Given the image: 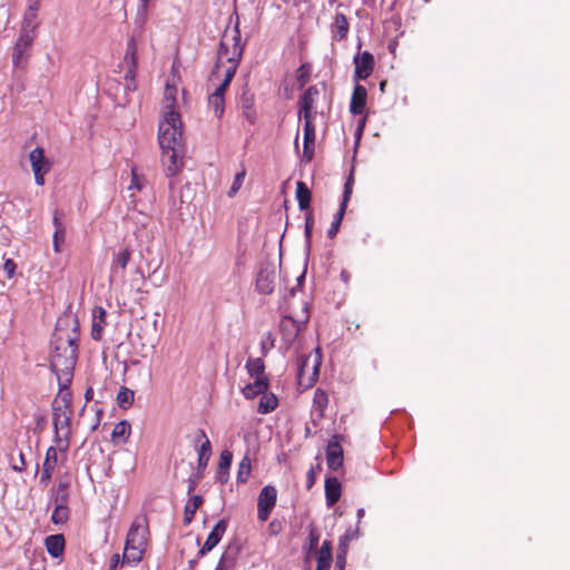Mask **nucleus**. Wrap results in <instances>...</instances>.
Listing matches in <instances>:
<instances>
[{
  "instance_id": "obj_34",
  "label": "nucleus",
  "mask_w": 570,
  "mask_h": 570,
  "mask_svg": "<svg viewBox=\"0 0 570 570\" xmlns=\"http://www.w3.org/2000/svg\"><path fill=\"white\" fill-rule=\"evenodd\" d=\"M296 199L298 202V207L301 210H306L309 208L312 200V193L307 185L304 181L296 183Z\"/></svg>"
},
{
  "instance_id": "obj_22",
  "label": "nucleus",
  "mask_w": 570,
  "mask_h": 570,
  "mask_svg": "<svg viewBox=\"0 0 570 570\" xmlns=\"http://www.w3.org/2000/svg\"><path fill=\"white\" fill-rule=\"evenodd\" d=\"M367 100L366 88L362 85L356 83L352 94L350 111L353 115L363 114Z\"/></svg>"
},
{
  "instance_id": "obj_27",
  "label": "nucleus",
  "mask_w": 570,
  "mask_h": 570,
  "mask_svg": "<svg viewBox=\"0 0 570 570\" xmlns=\"http://www.w3.org/2000/svg\"><path fill=\"white\" fill-rule=\"evenodd\" d=\"M342 485L337 478L332 476L325 480V499L328 507H333L341 498Z\"/></svg>"
},
{
  "instance_id": "obj_15",
  "label": "nucleus",
  "mask_w": 570,
  "mask_h": 570,
  "mask_svg": "<svg viewBox=\"0 0 570 570\" xmlns=\"http://www.w3.org/2000/svg\"><path fill=\"white\" fill-rule=\"evenodd\" d=\"M58 451H61L60 448L49 446L46 451L45 461L42 463L41 473H40V484L47 487L52 478L55 469L58 464Z\"/></svg>"
},
{
  "instance_id": "obj_48",
  "label": "nucleus",
  "mask_w": 570,
  "mask_h": 570,
  "mask_svg": "<svg viewBox=\"0 0 570 570\" xmlns=\"http://www.w3.org/2000/svg\"><path fill=\"white\" fill-rule=\"evenodd\" d=\"M318 541H320L318 531L315 528H311V530L308 532V537H307L308 552H311L312 550H315V551L318 550L317 549Z\"/></svg>"
},
{
  "instance_id": "obj_53",
  "label": "nucleus",
  "mask_w": 570,
  "mask_h": 570,
  "mask_svg": "<svg viewBox=\"0 0 570 570\" xmlns=\"http://www.w3.org/2000/svg\"><path fill=\"white\" fill-rule=\"evenodd\" d=\"M11 468L16 472H22L26 470V461L24 455L21 451H19V460L18 462H12Z\"/></svg>"
},
{
  "instance_id": "obj_64",
  "label": "nucleus",
  "mask_w": 570,
  "mask_h": 570,
  "mask_svg": "<svg viewBox=\"0 0 570 570\" xmlns=\"http://www.w3.org/2000/svg\"><path fill=\"white\" fill-rule=\"evenodd\" d=\"M364 514H365L364 509H363V508H360V509L357 510V512H356L357 521H358V522H360V521H361V519L364 517Z\"/></svg>"
},
{
  "instance_id": "obj_18",
  "label": "nucleus",
  "mask_w": 570,
  "mask_h": 570,
  "mask_svg": "<svg viewBox=\"0 0 570 570\" xmlns=\"http://www.w3.org/2000/svg\"><path fill=\"white\" fill-rule=\"evenodd\" d=\"M151 0H139L137 12L134 19L132 35L144 38L145 28L149 19V6Z\"/></svg>"
},
{
  "instance_id": "obj_44",
  "label": "nucleus",
  "mask_w": 570,
  "mask_h": 570,
  "mask_svg": "<svg viewBox=\"0 0 570 570\" xmlns=\"http://www.w3.org/2000/svg\"><path fill=\"white\" fill-rule=\"evenodd\" d=\"M232 461H233V453L228 450L222 451L220 456H219V462H218V476H217V480L220 483L226 482V478L225 479L222 478V471H228V469L230 468Z\"/></svg>"
},
{
  "instance_id": "obj_39",
  "label": "nucleus",
  "mask_w": 570,
  "mask_h": 570,
  "mask_svg": "<svg viewBox=\"0 0 570 570\" xmlns=\"http://www.w3.org/2000/svg\"><path fill=\"white\" fill-rule=\"evenodd\" d=\"M131 426L129 422L122 420L118 422L111 433V439L114 442H122L126 443L130 436Z\"/></svg>"
},
{
  "instance_id": "obj_32",
  "label": "nucleus",
  "mask_w": 570,
  "mask_h": 570,
  "mask_svg": "<svg viewBox=\"0 0 570 570\" xmlns=\"http://www.w3.org/2000/svg\"><path fill=\"white\" fill-rule=\"evenodd\" d=\"M131 254L132 252L128 246L120 248L117 253H114L110 267L111 274L117 273L118 268L124 272L131 259Z\"/></svg>"
},
{
  "instance_id": "obj_50",
  "label": "nucleus",
  "mask_w": 570,
  "mask_h": 570,
  "mask_svg": "<svg viewBox=\"0 0 570 570\" xmlns=\"http://www.w3.org/2000/svg\"><path fill=\"white\" fill-rule=\"evenodd\" d=\"M353 177L350 176V178L346 180L344 185V193H343V199L341 204H345V207L347 206V203L350 200L351 194H352V187H353Z\"/></svg>"
},
{
  "instance_id": "obj_17",
  "label": "nucleus",
  "mask_w": 570,
  "mask_h": 570,
  "mask_svg": "<svg viewBox=\"0 0 570 570\" xmlns=\"http://www.w3.org/2000/svg\"><path fill=\"white\" fill-rule=\"evenodd\" d=\"M327 466L337 470L343 464V449L340 443V435H334L326 448Z\"/></svg>"
},
{
  "instance_id": "obj_6",
  "label": "nucleus",
  "mask_w": 570,
  "mask_h": 570,
  "mask_svg": "<svg viewBox=\"0 0 570 570\" xmlns=\"http://www.w3.org/2000/svg\"><path fill=\"white\" fill-rule=\"evenodd\" d=\"M277 501V490L273 485H265L257 499V519L262 522L268 520Z\"/></svg>"
},
{
  "instance_id": "obj_19",
  "label": "nucleus",
  "mask_w": 570,
  "mask_h": 570,
  "mask_svg": "<svg viewBox=\"0 0 570 570\" xmlns=\"http://www.w3.org/2000/svg\"><path fill=\"white\" fill-rule=\"evenodd\" d=\"M227 525L228 522L225 519H222L216 523L212 532L208 534L203 548L200 549V554L209 552L218 544L227 530Z\"/></svg>"
},
{
  "instance_id": "obj_16",
  "label": "nucleus",
  "mask_w": 570,
  "mask_h": 570,
  "mask_svg": "<svg viewBox=\"0 0 570 570\" xmlns=\"http://www.w3.org/2000/svg\"><path fill=\"white\" fill-rule=\"evenodd\" d=\"M303 134V158L306 163H309L315 151L316 129L314 119H304Z\"/></svg>"
},
{
  "instance_id": "obj_21",
  "label": "nucleus",
  "mask_w": 570,
  "mask_h": 570,
  "mask_svg": "<svg viewBox=\"0 0 570 570\" xmlns=\"http://www.w3.org/2000/svg\"><path fill=\"white\" fill-rule=\"evenodd\" d=\"M196 440L203 441L198 449V469L204 470L212 454V444L203 429L197 430Z\"/></svg>"
},
{
  "instance_id": "obj_47",
  "label": "nucleus",
  "mask_w": 570,
  "mask_h": 570,
  "mask_svg": "<svg viewBox=\"0 0 570 570\" xmlns=\"http://www.w3.org/2000/svg\"><path fill=\"white\" fill-rule=\"evenodd\" d=\"M245 177H246V169L245 168H243L239 173H237L235 175L234 181H233V184L230 186V189L228 190V196L229 197H233V196H235L238 193V190L240 189V187H242V185L244 183Z\"/></svg>"
},
{
  "instance_id": "obj_43",
  "label": "nucleus",
  "mask_w": 570,
  "mask_h": 570,
  "mask_svg": "<svg viewBox=\"0 0 570 570\" xmlns=\"http://www.w3.org/2000/svg\"><path fill=\"white\" fill-rule=\"evenodd\" d=\"M278 400L274 394H263L259 404L258 412L262 414L269 413L276 409Z\"/></svg>"
},
{
  "instance_id": "obj_23",
  "label": "nucleus",
  "mask_w": 570,
  "mask_h": 570,
  "mask_svg": "<svg viewBox=\"0 0 570 570\" xmlns=\"http://www.w3.org/2000/svg\"><path fill=\"white\" fill-rule=\"evenodd\" d=\"M254 94L250 92L249 89H243L239 96V107L242 109L243 116L250 122L254 124L256 120V111L254 109Z\"/></svg>"
},
{
  "instance_id": "obj_12",
  "label": "nucleus",
  "mask_w": 570,
  "mask_h": 570,
  "mask_svg": "<svg viewBox=\"0 0 570 570\" xmlns=\"http://www.w3.org/2000/svg\"><path fill=\"white\" fill-rule=\"evenodd\" d=\"M308 315L303 318L296 320L289 315L284 316L279 323V331L282 340L285 344L291 345L297 337L302 330L303 324L307 321Z\"/></svg>"
},
{
  "instance_id": "obj_40",
  "label": "nucleus",
  "mask_w": 570,
  "mask_h": 570,
  "mask_svg": "<svg viewBox=\"0 0 570 570\" xmlns=\"http://www.w3.org/2000/svg\"><path fill=\"white\" fill-rule=\"evenodd\" d=\"M134 397H135L134 391H131L130 389H128L126 386H121L117 393V397H116L117 404L119 405V407L126 410L132 405Z\"/></svg>"
},
{
  "instance_id": "obj_45",
  "label": "nucleus",
  "mask_w": 570,
  "mask_h": 570,
  "mask_svg": "<svg viewBox=\"0 0 570 570\" xmlns=\"http://www.w3.org/2000/svg\"><path fill=\"white\" fill-rule=\"evenodd\" d=\"M345 209H346L345 204H341L337 213L334 215L333 222L327 230V236L330 238H334L337 235V233L340 230L341 223H342L344 214H345Z\"/></svg>"
},
{
  "instance_id": "obj_8",
  "label": "nucleus",
  "mask_w": 570,
  "mask_h": 570,
  "mask_svg": "<svg viewBox=\"0 0 570 570\" xmlns=\"http://www.w3.org/2000/svg\"><path fill=\"white\" fill-rule=\"evenodd\" d=\"M161 164L166 176L177 175L183 167V147L161 148Z\"/></svg>"
},
{
  "instance_id": "obj_9",
  "label": "nucleus",
  "mask_w": 570,
  "mask_h": 570,
  "mask_svg": "<svg viewBox=\"0 0 570 570\" xmlns=\"http://www.w3.org/2000/svg\"><path fill=\"white\" fill-rule=\"evenodd\" d=\"M144 38H139L136 35H131L125 53V62L127 65V71L125 73V81L134 80L137 77L138 69V42Z\"/></svg>"
},
{
  "instance_id": "obj_5",
  "label": "nucleus",
  "mask_w": 570,
  "mask_h": 570,
  "mask_svg": "<svg viewBox=\"0 0 570 570\" xmlns=\"http://www.w3.org/2000/svg\"><path fill=\"white\" fill-rule=\"evenodd\" d=\"M158 141L160 148L183 147V122L180 114L163 116L158 126Z\"/></svg>"
},
{
  "instance_id": "obj_24",
  "label": "nucleus",
  "mask_w": 570,
  "mask_h": 570,
  "mask_svg": "<svg viewBox=\"0 0 570 570\" xmlns=\"http://www.w3.org/2000/svg\"><path fill=\"white\" fill-rule=\"evenodd\" d=\"M177 94L178 89L174 85L166 83L165 90H164V99H163V116L169 117L170 114H179L176 110L177 106Z\"/></svg>"
},
{
  "instance_id": "obj_30",
  "label": "nucleus",
  "mask_w": 570,
  "mask_h": 570,
  "mask_svg": "<svg viewBox=\"0 0 570 570\" xmlns=\"http://www.w3.org/2000/svg\"><path fill=\"white\" fill-rule=\"evenodd\" d=\"M256 288L261 294H271L274 291V273L267 268L261 269L256 278Z\"/></svg>"
},
{
  "instance_id": "obj_20",
  "label": "nucleus",
  "mask_w": 570,
  "mask_h": 570,
  "mask_svg": "<svg viewBox=\"0 0 570 570\" xmlns=\"http://www.w3.org/2000/svg\"><path fill=\"white\" fill-rule=\"evenodd\" d=\"M49 499L53 505H69L70 487L68 481H60L49 490Z\"/></svg>"
},
{
  "instance_id": "obj_41",
  "label": "nucleus",
  "mask_w": 570,
  "mask_h": 570,
  "mask_svg": "<svg viewBox=\"0 0 570 570\" xmlns=\"http://www.w3.org/2000/svg\"><path fill=\"white\" fill-rule=\"evenodd\" d=\"M328 405V395L322 389H316L313 397V406L316 411L320 412V415L323 416L324 412Z\"/></svg>"
},
{
  "instance_id": "obj_14",
  "label": "nucleus",
  "mask_w": 570,
  "mask_h": 570,
  "mask_svg": "<svg viewBox=\"0 0 570 570\" xmlns=\"http://www.w3.org/2000/svg\"><path fill=\"white\" fill-rule=\"evenodd\" d=\"M30 163L35 174V180L39 186L45 184V175L49 171L50 165L45 159V150L41 147L35 148L30 153Z\"/></svg>"
},
{
  "instance_id": "obj_63",
  "label": "nucleus",
  "mask_w": 570,
  "mask_h": 570,
  "mask_svg": "<svg viewBox=\"0 0 570 570\" xmlns=\"http://www.w3.org/2000/svg\"><path fill=\"white\" fill-rule=\"evenodd\" d=\"M94 397V390L92 387H88L85 393L86 401H90Z\"/></svg>"
},
{
  "instance_id": "obj_51",
  "label": "nucleus",
  "mask_w": 570,
  "mask_h": 570,
  "mask_svg": "<svg viewBox=\"0 0 570 570\" xmlns=\"http://www.w3.org/2000/svg\"><path fill=\"white\" fill-rule=\"evenodd\" d=\"M297 81L299 82L301 87L305 86L309 79L308 75V68H306L304 65L301 66L297 70Z\"/></svg>"
},
{
  "instance_id": "obj_58",
  "label": "nucleus",
  "mask_w": 570,
  "mask_h": 570,
  "mask_svg": "<svg viewBox=\"0 0 570 570\" xmlns=\"http://www.w3.org/2000/svg\"><path fill=\"white\" fill-rule=\"evenodd\" d=\"M228 567L229 564H227V558L223 556L216 567V570H226Z\"/></svg>"
},
{
  "instance_id": "obj_11",
  "label": "nucleus",
  "mask_w": 570,
  "mask_h": 570,
  "mask_svg": "<svg viewBox=\"0 0 570 570\" xmlns=\"http://www.w3.org/2000/svg\"><path fill=\"white\" fill-rule=\"evenodd\" d=\"M35 39L36 36L19 32V37L14 43L12 52V63L16 68L24 67L27 63L29 57L28 51Z\"/></svg>"
},
{
  "instance_id": "obj_62",
  "label": "nucleus",
  "mask_w": 570,
  "mask_h": 570,
  "mask_svg": "<svg viewBox=\"0 0 570 570\" xmlns=\"http://www.w3.org/2000/svg\"><path fill=\"white\" fill-rule=\"evenodd\" d=\"M118 563H119V556L118 554L112 556L110 568L116 569Z\"/></svg>"
},
{
  "instance_id": "obj_7",
  "label": "nucleus",
  "mask_w": 570,
  "mask_h": 570,
  "mask_svg": "<svg viewBox=\"0 0 570 570\" xmlns=\"http://www.w3.org/2000/svg\"><path fill=\"white\" fill-rule=\"evenodd\" d=\"M234 77L230 73H224V79L215 88L208 97V107L213 110L214 115L219 119L225 110V92L228 89Z\"/></svg>"
},
{
  "instance_id": "obj_4",
  "label": "nucleus",
  "mask_w": 570,
  "mask_h": 570,
  "mask_svg": "<svg viewBox=\"0 0 570 570\" xmlns=\"http://www.w3.org/2000/svg\"><path fill=\"white\" fill-rule=\"evenodd\" d=\"M148 518L146 514H139L134 519L127 533L122 561L128 563L139 562L148 544Z\"/></svg>"
},
{
  "instance_id": "obj_49",
  "label": "nucleus",
  "mask_w": 570,
  "mask_h": 570,
  "mask_svg": "<svg viewBox=\"0 0 570 570\" xmlns=\"http://www.w3.org/2000/svg\"><path fill=\"white\" fill-rule=\"evenodd\" d=\"M144 187L142 178L136 173V169H131V183L128 186L129 189H136L140 191Z\"/></svg>"
},
{
  "instance_id": "obj_55",
  "label": "nucleus",
  "mask_w": 570,
  "mask_h": 570,
  "mask_svg": "<svg viewBox=\"0 0 570 570\" xmlns=\"http://www.w3.org/2000/svg\"><path fill=\"white\" fill-rule=\"evenodd\" d=\"M320 365H321L320 361L315 360V364L313 365L312 374L308 377V383H307L308 385H313L316 382L317 376H318Z\"/></svg>"
},
{
  "instance_id": "obj_56",
  "label": "nucleus",
  "mask_w": 570,
  "mask_h": 570,
  "mask_svg": "<svg viewBox=\"0 0 570 570\" xmlns=\"http://www.w3.org/2000/svg\"><path fill=\"white\" fill-rule=\"evenodd\" d=\"M307 362H308V357L301 360L299 370H298V379L301 382L303 381V379L306 374Z\"/></svg>"
},
{
  "instance_id": "obj_54",
  "label": "nucleus",
  "mask_w": 570,
  "mask_h": 570,
  "mask_svg": "<svg viewBox=\"0 0 570 570\" xmlns=\"http://www.w3.org/2000/svg\"><path fill=\"white\" fill-rule=\"evenodd\" d=\"M312 228H313V217H312V213H307L306 215V222H305V237L307 239L311 238V235H312Z\"/></svg>"
},
{
  "instance_id": "obj_1",
  "label": "nucleus",
  "mask_w": 570,
  "mask_h": 570,
  "mask_svg": "<svg viewBox=\"0 0 570 570\" xmlns=\"http://www.w3.org/2000/svg\"><path fill=\"white\" fill-rule=\"evenodd\" d=\"M78 338L77 317L72 315L60 317L53 332L50 355V366L60 386H68L71 382L77 363Z\"/></svg>"
},
{
  "instance_id": "obj_57",
  "label": "nucleus",
  "mask_w": 570,
  "mask_h": 570,
  "mask_svg": "<svg viewBox=\"0 0 570 570\" xmlns=\"http://www.w3.org/2000/svg\"><path fill=\"white\" fill-rule=\"evenodd\" d=\"M315 482V472H314V469L311 468L308 471H307V488H312V485L314 484Z\"/></svg>"
},
{
  "instance_id": "obj_13",
  "label": "nucleus",
  "mask_w": 570,
  "mask_h": 570,
  "mask_svg": "<svg viewBox=\"0 0 570 570\" xmlns=\"http://www.w3.org/2000/svg\"><path fill=\"white\" fill-rule=\"evenodd\" d=\"M354 81L365 80L374 70V56L368 51L358 53L354 57Z\"/></svg>"
},
{
  "instance_id": "obj_38",
  "label": "nucleus",
  "mask_w": 570,
  "mask_h": 570,
  "mask_svg": "<svg viewBox=\"0 0 570 570\" xmlns=\"http://www.w3.org/2000/svg\"><path fill=\"white\" fill-rule=\"evenodd\" d=\"M38 26V13H35L33 11H27L23 16L20 32L37 37Z\"/></svg>"
},
{
  "instance_id": "obj_33",
  "label": "nucleus",
  "mask_w": 570,
  "mask_h": 570,
  "mask_svg": "<svg viewBox=\"0 0 570 570\" xmlns=\"http://www.w3.org/2000/svg\"><path fill=\"white\" fill-rule=\"evenodd\" d=\"M268 385V379H255L253 383L245 385L242 392L246 399H254L259 394H264Z\"/></svg>"
},
{
  "instance_id": "obj_26",
  "label": "nucleus",
  "mask_w": 570,
  "mask_h": 570,
  "mask_svg": "<svg viewBox=\"0 0 570 570\" xmlns=\"http://www.w3.org/2000/svg\"><path fill=\"white\" fill-rule=\"evenodd\" d=\"M55 232H53V250L56 253L61 252V247L65 244L66 227L62 223V213L56 212L52 219Z\"/></svg>"
},
{
  "instance_id": "obj_31",
  "label": "nucleus",
  "mask_w": 570,
  "mask_h": 570,
  "mask_svg": "<svg viewBox=\"0 0 570 570\" xmlns=\"http://www.w3.org/2000/svg\"><path fill=\"white\" fill-rule=\"evenodd\" d=\"M45 546L48 551V553L53 557L58 558L62 556L65 551V537L62 534H51L46 538Z\"/></svg>"
},
{
  "instance_id": "obj_59",
  "label": "nucleus",
  "mask_w": 570,
  "mask_h": 570,
  "mask_svg": "<svg viewBox=\"0 0 570 570\" xmlns=\"http://www.w3.org/2000/svg\"><path fill=\"white\" fill-rule=\"evenodd\" d=\"M125 87L129 91H135L137 89V81H136V79L125 81Z\"/></svg>"
},
{
  "instance_id": "obj_3",
  "label": "nucleus",
  "mask_w": 570,
  "mask_h": 570,
  "mask_svg": "<svg viewBox=\"0 0 570 570\" xmlns=\"http://www.w3.org/2000/svg\"><path fill=\"white\" fill-rule=\"evenodd\" d=\"M243 50L244 47L242 45L238 26H236L230 31L226 30L219 43L218 59L215 66V70L213 71V76L219 72L220 68L224 66V62H227L224 73H230V77H234L240 62Z\"/></svg>"
},
{
  "instance_id": "obj_28",
  "label": "nucleus",
  "mask_w": 570,
  "mask_h": 570,
  "mask_svg": "<svg viewBox=\"0 0 570 570\" xmlns=\"http://www.w3.org/2000/svg\"><path fill=\"white\" fill-rule=\"evenodd\" d=\"M106 326V311L97 306L92 312V326H91V336L95 341H100L102 338L104 328Z\"/></svg>"
},
{
  "instance_id": "obj_37",
  "label": "nucleus",
  "mask_w": 570,
  "mask_h": 570,
  "mask_svg": "<svg viewBox=\"0 0 570 570\" xmlns=\"http://www.w3.org/2000/svg\"><path fill=\"white\" fill-rule=\"evenodd\" d=\"M204 500L200 495H193L185 504L184 508V524H189L195 514L196 511L199 509V507L203 504Z\"/></svg>"
},
{
  "instance_id": "obj_60",
  "label": "nucleus",
  "mask_w": 570,
  "mask_h": 570,
  "mask_svg": "<svg viewBox=\"0 0 570 570\" xmlns=\"http://www.w3.org/2000/svg\"><path fill=\"white\" fill-rule=\"evenodd\" d=\"M341 279L347 284L350 282L351 275L347 271L343 269L340 274Z\"/></svg>"
},
{
  "instance_id": "obj_2",
  "label": "nucleus",
  "mask_w": 570,
  "mask_h": 570,
  "mask_svg": "<svg viewBox=\"0 0 570 570\" xmlns=\"http://www.w3.org/2000/svg\"><path fill=\"white\" fill-rule=\"evenodd\" d=\"M72 395L68 386H61L52 403V421L55 442L60 450L67 451L71 434V417L73 414Z\"/></svg>"
},
{
  "instance_id": "obj_10",
  "label": "nucleus",
  "mask_w": 570,
  "mask_h": 570,
  "mask_svg": "<svg viewBox=\"0 0 570 570\" xmlns=\"http://www.w3.org/2000/svg\"><path fill=\"white\" fill-rule=\"evenodd\" d=\"M320 97V89L316 86L308 87L298 99V117L303 119L315 118V104Z\"/></svg>"
},
{
  "instance_id": "obj_52",
  "label": "nucleus",
  "mask_w": 570,
  "mask_h": 570,
  "mask_svg": "<svg viewBox=\"0 0 570 570\" xmlns=\"http://www.w3.org/2000/svg\"><path fill=\"white\" fill-rule=\"evenodd\" d=\"M16 267L17 265L13 259H6L3 264V272L7 274L8 278H12L14 276Z\"/></svg>"
},
{
  "instance_id": "obj_42",
  "label": "nucleus",
  "mask_w": 570,
  "mask_h": 570,
  "mask_svg": "<svg viewBox=\"0 0 570 570\" xmlns=\"http://www.w3.org/2000/svg\"><path fill=\"white\" fill-rule=\"evenodd\" d=\"M70 517L69 505H53L51 522L53 524H65Z\"/></svg>"
},
{
  "instance_id": "obj_35",
  "label": "nucleus",
  "mask_w": 570,
  "mask_h": 570,
  "mask_svg": "<svg viewBox=\"0 0 570 570\" xmlns=\"http://www.w3.org/2000/svg\"><path fill=\"white\" fill-rule=\"evenodd\" d=\"M360 530L358 527L348 528L345 533L340 538L338 541V559L344 560V556L347 553L348 544L351 541L358 538Z\"/></svg>"
},
{
  "instance_id": "obj_46",
  "label": "nucleus",
  "mask_w": 570,
  "mask_h": 570,
  "mask_svg": "<svg viewBox=\"0 0 570 570\" xmlns=\"http://www.w3.org/2000/svg\"><path fill=\"white\" fill-rule=\"evenodd\" d=\"M250 472V459L248 455H245L238 465L237 482L245 483L248 480Z\"/></svg>"
},
{
  "instance_id": "obj_25",
  "label": "nucleus",
  "mask_w": 570,
  "mask_h": 570,
  "mask_svg": "<svg viewBox=\"0 0 570 570\" xmlns=\"http://www.w3.org/2000/svg\"><path fill=\"white\" fill-rule=\"evenodd\" d=\"M350 30L347 18L344 13L337 12L334 17V21L331 24L332 37L335 41L344 40Z\"/></svg>"
},
{
  "instance_id": "obj_29",
  "label": "nucleus",
  "mask_w": 570,
  "mask_h": 570,
  "mask_svg": "<svg viewBox=\"0 0 570 570\" xmlns=\"http://www.w3.org/2000/svg\"><path fill=\"white\" fill-rule=\"evenodd\" d=\"M316 570H330L332 562V542L324 540L321 548L315 551Z\"/></svg>"
},
{
  "instance_id": "obj_36",
  "label": "nucleus",
  "mask_w": 570,
  "mask_h": 570,
  "mask_svg": "<svg viewBox=\"0 0 570 570\" xmlns=\"http://www.w3.org/2000/svg\"><path fill=\"white\" fill-rule=\"evenodd\" d=\"M246 370L250 377L253 379H267L265 375V364L263 358L257 357L253 358L249 357L246 362Z\"/></svg>"
},
{
  "instance_id": "obj_61",
  "label": "nucleus",
  "mask_w": 570,
  "mask_h": 570,
  "mask_svg": "<svg viewBox=\"0 0 570 570\" xmlns=\"http://www.w3.org/2000/svg\"><path fill=\"white\" fill-rule=\"evenodd\" d=\"M40 2L37 0L35 3L30 4L27 11H33L35 13H38Z\"/></svg>"
}]
</instances>
